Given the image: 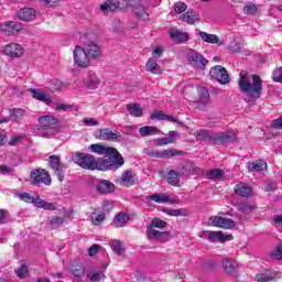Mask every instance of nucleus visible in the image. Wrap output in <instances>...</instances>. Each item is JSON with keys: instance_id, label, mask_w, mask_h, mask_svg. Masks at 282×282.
<instances>
[{"instance_id": "3", "label": "nucleus", "mask_w": 282, "mask_h": 282, "mask_svg": "<svg viewBox=\"0 0 282 282\" xmlns=\"http://www.w3.org/2000/svg\"><path fill=\"white\" fill-rule=\"evenodd\" d=\"M107 158H99V171H116L124 164L122 154L115 149V152L106 154Z\"/></svg>"}, {"instance_id": "10", "label": "nucleus", "mask_w": 282, "mask_h": 282, "mask_svg": "<svg viewBox=\"0 0 282 282\" xmlns=\"http://www.w3.org/2000/svg\"><path fill=\"white\" fill-rule=\"evenodd\" d=\"M48 165L54 171L57 180L63 182V180H65V165L62 164L61 156L51 155L48 158Z\"/></svg>"}, {"instance_id": "43", "label": "nucleus", "mask_w": 282, "mask_h": 282, "mask_svg": "<svg viewBox=\"0 0 282 282\" xmlns=\"http://www.w3.org/2000/svg\"><path fill=\"white\" fill-rule=\"evenodd\" d=\"M127 221H129V216H127L126 214H118L115 217L116 228H124V226H127Z\"/></svg>"}, {"instance_id": "32", "label": "nucleus", "mask_w": 282, "mask_h": 282, "mask_svg": "<svg viewBox=\"0 0 282 282\" xmlns=\"http://www.w3.org/2000/svg\"><path fill=\"white\" fill-rule=\"evenodd\" d=\"M247 166H248V170L251 172L261 173V171H265V169H268V163H265V161L263 160H258V161L249 162Z\"/></svg>"}, {"instance_id": "44", "label": "nucleus", "mask_w": 282, "mask_h": 282, "mask_svg": "<svg viewBox=\"0 0 282 282\" xmlns=\"http://www.w3.org/2000/svg\"><path fill=\"white\" fill-rule=\"evenodd\" d=\"M100 10L101 12H116V10H119V8L117 2L108 0L107 2L100 6Z\"/></svg>"}, {"instance_id": "19", "label": "nucleus", "mask_w": 282, "mask_h": 282, "mask_svg": "<svg viewBox=\"0 0 282 282\" xmlns=\"http://www.w3.org/2000/svg\"><path fill=\"white\" fill-rule=\"evenodd\" d=\"M84 51L88 55L90 61H97V58H100L102 55V51L100 50V46L94 42H89L84 46Z\"/></svg>"}, {"instance_id": "49", "label": "nucleus", "mask_w": 282, "mask_h": 282, "mask_svg": "<svg viewBox=\"0 0 282 282\" xmlns=\"http://www.w3.org/2000/svg\"><path fill=\"white\" fill-rule=\"evenodd\" d=\"M51 87L53 91H63V89H65V84L59 79H53L51 80Z\"/></svg>"}, {"instance_id": "51", "label": "nucleus", "mask_w": 282, "mask_h": 282, "mask_svg": "<svg viewBox=\"0 0 282 282\" xmlns=\"http://www.w3.org/2000/svg\"><path fill=\"white\" fill-rule=\"evenodd\" d=\"M91 220H93L94 226H100V224H102V221H105V214L99 213L96 215V213H93Z\"/></svg>"}, {"instance_id": "62", "label": "nucleus", "mask_w": 282, "mask_h": 282, "mask_svg": "<svg viewBox=\"0 0 282 282\" xmlns=\"http://www.w3.org/2000/svg\"><path fill=\"white\" fill-rule=\"evenodd\" d=\"M166 115L162 111H156L151 115V120H165Z\"/></svg>"}, {"instance_id": "64", "label": "nucleus", "mask_w": 282, "mask_h": 282, "mask_svg": "<svg viewBox=\"0 0 282 282\" xmlns=\"http://www.w3.org/2000/svg\"><path fill=\"white\" fill-rule=\"evenodd\" d=\"M271 127L272 129H282V117L273 120Z\"/></svg>"}, {"instance_id": "17", "label": "nucleus", "mask_w": 282, "mask_h": 282, "mask_svg": "<svg viewBox=\"0 0 282 282\" xmlns=\"http://www.w3.org/2000/svg\"><path fill=\"white\" fill-rule=\"evenodd\" d=\"M94 137L97 140H101V141L118 140V138H120V135L118 133L109 130V128L96 130L94 133Z\"/></svg>"}, {"instance_id": "2", "label": "nucleus", "mask_w": 282, "mask_h": 282, "mask_svg": "<svg viewBox=\"0 0 282 282\" xmlns=\"http://www.w3.org/2000/svg\"><path fill=\"white\" fill-rule=\"evenodd\" d=\"M166 227V221L160 219V218H154L151 221V226L148 227L147 229V235L150 241H158L159 243H166L169 239H171V236L169 235V231H160L155 228H165Z\"/></svg>"}, {"instance_id": "28", "label": "nucleus", "mask_w": 282, "mask_h": 282, "mask_svg": "<svg viewBox=\"0 0 282 282\" xmlns=\"http://www.w3.org/2000/svg\"><path fill=\"white\" fill-rule=\"evenodd\" d=\"M98 193L107 194L116 191V185L107 180H101L96 186Z\"/></svg>"}, {"instance_id": "58", "label": "nucleus", "mask_w": 282, "mask_h": 282, "mask_svg": "<svg viewBox=\"0 0 282 282\" xmlns=\"http://www.w3.org/2000/svg\"><path fill=\"white\" fill-rule=\"evenodd\" d=\"M187 6L184 2H176L174 4V10L177 12V14H182V12H185Z\"/></svg>"}, {"instance_id": "34", "label": "nucleus", "mask_w": 282, "mask_h": 282, "mask_svg": "<svg viewBox=\"0 0 282 282\" xmlns=\"http://www.w3.org/2000/svg\"><path fill=\"white\" fill-rule=\"evenodd\" d=\"M198 36H200L202 41L205 43H210L212 45H217V43H219V37L216 34H210L198 30Z\"/></svg>"}, {"instance_id": "21", "label": "nucleus", "mask_w": 282, "mask_h": 282, "mask_svg": "<svg viewBox=\"0 0 282 282\" xmlns=\"http://www.w3.org/2000/svg\"><path fill=\"white\" fill-rule=\"evenodd\" d=\"M89 151H91V153H96L97 155H110V153L116 152V148H109L100 143H95L89 145Z\"/></svg>"}, {"instance_id": "5", "label": "nucleus", "mask_w": 282, "mask_h": 282, "mask_svg": "<svg viewBox=\"0 0 282 282\" xmlns=\"http://www.w3.org/2000/svg\"><path fill=\"white\" fill-rule=\"evenodd\" d=\"M40 128L37 129L39 135L42 138H52L58 131L56 124L58 120L52 115L42 116L39 118Z\"/></svg>"}, {"instance_id": "20", "label": "nucleus", "mask_w": 282, "mask_h": 282, "mask_svg": "<svg viewBox=\"0 0 282 282\" xmlns=\"http://www.w3.org/2000/svg\"><path fill=\"white\" fill-rule=\"evenodd\" d=\"M150 158H174V155H182V151L177 150H150L148 151Z\"/></svg>"}, {"instance_id": "15", "label": "nucleus", "mask_w": 282, "mask_h": 282, "mask_svg": "<svg viewBox=\"0 0 282 282\" xmlns=\"http://www.w3.org/2000/svg\"><path fill=\"white\" fill-rule=\"evenodd\" d=\"M3 54H6V56H11L12 58H21L24 54V50L21 44L10 43L4 46Z\"/></svg>"}, {"instance_id": "16", "label": "nucleus", "mask_w": 282, "mask_h": 282, "mask_svg": "<svg viewBox=\"0 0 282 282\" xmlns=\"http://www.w3.org/2000/svg\"><path fill=\"white\" fill-rule=\"evenodd\" d=\"M230 142H237L236 131L216 133L215 144H228Z\"/></svg>"}, {"instance_id": "48", "label": "nucleus", "mask_w": 282, "mask_h": 282, "mask_svg": "<svg viewBox=\"0 0 282 282\" xmlns=\"http://www.w3.org/2000/svg\"><path fill=\"white\" fill-rule=\"evenodd\" d=\"M197 93L200 100H208L210 98V93L208 91V88L204 86L198 87Z\"/></svg>"}, {"instance_id": "12", "label": "nucleus", "mask_w": 282, "mask_h": 282, "mask_svg": "<svg viewBox=\"0 0 282 282\" xmlns=\"http://www.w3.org/2000/svg\"><path fill=\"white\" fill-rule=\"evenodd\" d=\"M205 237L212 243H224V241L232 240V236L226 235L224 231H205Z\"/></svg>"}, {"instance_id": "1", "label": "nucleus", "mask_w": 282, "mask_h": 282, "mask_svg": "<svg viewBox=\"0 0 282 282\" xmlns=\"http://www.w3.org/2000/svg\"><path fill=\"white\" fill-rule=\"evenodd\" d=\"M238 85L242 94H247L249 98L259 100L263 94V80L259 75H249L247 70L240 72Z\"/></svg>"}, {"instance_id": "23", "label": "nucleus", "mask_w": 282, "mask_h": 282, "mask_svg": "<svg viewBox=\"0 0 282 282\" xmlns=\"http://www.w3.org/2000/svg\"><path fill=\"white\" fill-rule=\"evenodd\" d=\"M135 1L137 3L132 6V10L135 17H138V19H140L141 21H148L149 11H147V8H144V6H142V3L139 0H135Z\"/></svg>"}, {"instance_id": "13", "label": "nucleus", "mask_w": 282, "mask_h": 282, "mask_svg": "<svg viewBox=\"0 0 282 282\" xmlns=\"http://www.w3.org/2000/svg\"><path fill=\"white\" fill-rule=\"evenodd\" d=\"M210 224H213L216 228H225L226 230L230 228H235V220L230 218H224L221 216H212L209 218Z\"/></svg>"}, {"instance_id": "60", "label": "nucleus", "mask_w": 282, "mask_h": 282, "mask_svg": "<svg viewBox=\"0 0 282 282\" xmlns=\"http://www.w3.org/2000/svg\"><path fill=\"white\" fill-rule=\"evenodd\" d=\"M273 80L274 83H281L282 82V68H275L273 72Z\"/></svg>"}, {"instance_id": "8", "label": "nucleus", "mask_w": 282, "mask_h": 282, "mask_svg": "<svg viewBox=\"0 0 282 282\" xmlns=\"http://www.w3.org/2000/svg\"><path fill=\"white\" fill-rule=\"evenodd\" d=\"M31 182L34 186H41L44 184L45 186L52 185V176H50V172L39 169L31 172Z\"/></svg>"}, {"instance_id": "33", "label": "nucleus", "mask_w": 282, "mask_h": 282, "mask_svg": "<svg viewBox=\"0 0 282 282\" xmlns=\"http://www.w3.org/2000/svg\"><path fill=\"white\" fill-rule=\"evenodd\" d=\"M145 72L150 74L160 75L162 74V67L158 64V61L150 58L145 64Z\"/></svg>"}, {"instance_id": "55", "label": "nucleus", "mask_w": 282, "mask_h": 282, "mask_svg": "<svg viewBox=\"0 0 282 282\" xmlns=\"http://www.w3.org/2000/svg\"><path fill=\"white\" fill-rule=\"evenodd\" d=\"M110 246L116 254H118V256L122 254V243L120 241L115 240L111 242Z\"/></svg>"}, {"instance_id": "41", "label": "nucleus", "mask_w": 282, "mask_h": 282, "mask_svg": "<svg viewBox=\"0 0 282 282\" xmlns=\"http://www.w3.org/2000/svg\"><path fill=\"white\" fill-rule=\"evenodd\" d=\"M205 175L207 180H221L225 173H224V170L221 169H214V170L207 171Z\"/></svg>"}, {"instance_id": "14", "label": "nucleus", "mask_w": 282, "mask_h": 282, "mask_svg": "<svg viewBox=\"0 0 282 282\" xmlns=\"http://www.w3.org/2000/svg\"><path fill=\"white\" fill-rule=\"evenodd\" d=\"M221 267L224 272L229 276H235L239 271V262H237L235 259L225 258L221 261Z\"/></svg>"}, {"instance_id": "29", "label": "nucleus", "mask_w": 282, "mask_h": 282, "mask_svg": "<svg viewBox=\"0 0 282 282\" xmlns=\"http://www.w3.org/2000/svg\"><path fill=\"white\" fill-rule=\"evenodd\" d=\"M72 274L75 276L76 281H83L85 276V267L82 263L73 262L69 267Z\"/></svg>"}, {"instance_id": "47", "label": "nucleus", "mask_w": 282, "mask_h": 282, "mask_svg": "<svg viewBox=\"0 0 282 282\" xmlns=\"http://www.w3.org/2000/svg\"><path fill=\"white\" fill-rule=\"evenodd\" d=\"M170 217H186V209L181 208V209H167L165 210Z\"/></svg>"}, {"instance_id": "25", "label": "nucleus", "mask_w": 282, "mask_h": 282, "mask_svg": "<svg viewBox=\"0 0 282 282\" xmlns=\"http://www.w3.org/2000/svg\"><path fill=\"white\" fill-rule=\"evenodd\" d=\"M147 202H155L156 204H173V199L166 195V193H155L147 196Z\"/></svg>"}, {"instance_id": "38", "label": "nucleus", "mask_w": 282, "mask_h": 282, "mask_svg": "<svg viewBox=\"0 0 282 282\" xmlns=\"http://www.w3.org/2000/svg\"><path fill=\"white\" fill-rule=\"evenodd\" d=\"M139 133L142 138H147V135H158L160 133V130L155 127L151 126H144L139 129Z\"/></svg>"}, {"instance_id": "24", "label": "nucleus", "mask_w": 282, "mask_h": 282, "mask_svg": "<svg viewBox=\"0 0 282 282\" xmlns=\"http://www.w3.org/2000/svg\"><path fill=\"white\" fill-rule=\"evenodd\" d=\"M28 91L32 94L35 100H40V102H45V105H50L52 102V98H50L47 93L42 89L31 88Z\"/></svg>"}, {"instance_id": "30", "label": "nucleus", "mask_w": 282, "mask_h": 282, "mask_svg": "<svg viewBox=\"0 0 282 282\" xmlns=\"http://www.w3.org/2000/svg\"><path fill=\"white\" fill-rule=\"evenodd\" d=\"M36 11L32 8H23L18 12L20 21H34Z\"/></svg>"}, {"instance_id": "50", "label": "nucleus", "mask_w": 282, "mask_h": 282, "mask_svg": "<svg viewBox=\"0 0 282 282\" xmlns=\"http://www.w3.org/2000/svg\"><path fill=\"white\" fill-rule=\"evenodd\" d=\"M63 224H65V217L55 216L50 220L52 228H58V226H63Z\"/></svg>"}, {"instance_id": "18", "label": "nucleus", "mask_w": 282, "mask_h": 282, "mask_svg": "<svg viewBox=\"0 0 282 282\" xmlns=\"http://www.w3.org/2000/svg\"><path fill=\"white\" fill-rule=\"evenodd\" d=\"M276 279H281V273L268 269L256 274V281L258 282L276 281Z\"/></svg>"}, {"instance_id": "42", "label": "nucleus", "mask_w": 282, "mask_h": 282, "mask_svg": "<svg viewBox=\"0 0 282 282\" xmlns=\"http://www.w3.org/2000/svg\"><path fill=\"white\" fill-rule=\"evenodd\" d=\"M185 171L188 175H202L204 171L198 167L194 162H189L185 165Z\"/></svg>"}, {"instance_id": "59", "label": "nucleus", "mask_w": 282, "mask_h": 282, "mask_svg": "<svg viewBox=\"0 0 282 282\" xmlns=\"http://www.w3.org/2000/svg\"><path fill=\"white\" fill-rule=\"evenodd\" d=\"M175 140L169 139V138H163V139H158L156 140V145L158 147H166V144H173Z\"/></svg>"}, {"instance_id": "40", "label": "nucleus", "mask_w": 282, "mask_h": 282, "mask_svg": "<svg viewBox=\"0 0 282 282\" xmlns=\"http://www.w3.org/2000/svg\"><path fill=\"white\" fill-rule=\"evenodd\" d=\"M98 85H100V79L96 74H89L86 78V86L88 89H98Z\"/></svg>"}, {"instance_id": "4", "label": "nucleus", "mask_w": 282, "mask_h": 282, "mask_svg": "<svg viewBox=\"0 0 282 282\" xmlns=\"http://www.w3.org/2000/svg\"><path fill=\"white\" fill-rule=\"evenodd\" d=\"M72 160L86 171H100V158L96 159V156L89 153L76 152Z\"/></svg>"}, {"instance_id": "22", "label": "nucleus", "mask_w": 282, "mask_h": 282, "mask_svg": "<svg viewBox=\"0 0 282 282\" xmlns=\"http://www.w3.org/2000/svg\"><path fill=\"white\" fill-rule=\"evenodd\" d=\"M216 134L217 133L210 130L200 129L194 132V138H196V140H206L207 142H215Z\"/></svg>"}, {"instance_id": "53", "label": "nucleus", "mask_w": 282, "mask_h": 282, "mask_svg": "<svg viewBox=\"0 0 282 282\" xmlns=\"http://www.w3.org/2000/svg\"><path fill=\"white\" fill-rule=\"evenodd\" d=\"M15 274H17V276H19V279H26L28 278V265L21 264V267L18 270H15Z\"/></svg>"}, {"instance_id": "35", "label": "nucleus", "mask_w": 282, "mask_h": 282, "mask_svg": "<svg viewBox=\"0 0 282 282\" xmlns=\"http://www.w3.org/2000/svg\"><path fill=\"white\" fill-rule=\"evenodd\" d=\"M127 110L133 118H142V115L144 113V110H142V107H140L139 104L127 105Z\"/></svg>"}, {"instance_id": "56", "label": "nucleus", "mask_w": 282, "mask_h": 282, "mask_svg": "<svg viewBox=\"0 0 282 282\" xmlns=\"http://www.w3.org/2000/svg\"><path fill=\"white\" fill-rule=\"evenodd\" d=\"M46 8H58L61 6V0H40Z\"/></svg>"}, {"instance_id": "46", "label": "nucleus", "mask_w": 282, "mask_h": 282, "mask_svg": "<svg viewBox=\"0 0 282 282\" xmlns=\"http://www.w3.org/2000/svg\"><path fill=\"white\" fill-rule=\"evenodd\" d=\"M137 3L135 0H117V7L119 10H127V8H133V4Z\"/></svg>"}, {"instance_id": "57", "label": "nucleus", "mask_w": 282, "mask_h": 282, "mask_svg": "<svg viewBox=\"0 0 282 282\" xmlns=\"http://www.w3.org/2000/svg\"><path fill=\"white\" fill-rule=\"evenodd\" d=\"M10 221V214L8 210L0 209V224H8Z\"/></svg>"}, {"instance_id": "54", "label": "nucleus", "mask_w": 282, "mask_h": 282, "mask_svg": "<svg viewBox=\"0 0 282 282\" xmlns=\"http://www.w3.org/2000/svg\"><path fill=\"white\" fill-rule=\"evenodd\" d=\"M88 276H90V282L105 281V272H102V271L95 272L93 275L88 274Z\"/></svg>"}, {"instance_id": "36", "label": "nucleus", "mask_w": 282, "mask_h": 282, "mask_svg": "<svg viewBox=\"0 0 282 282\" xmlns=\"http://www.w3.org/2000/svg\"><path fill=\"white\" fill-rule=\"evenodd\" d=\"M122 186H133L135 184V177L133 176V172L126 171L121 176Z\"/></svg>"}, {"instance_id": "61", "label": "nucleus", "mask_w": 282, "mask_h": 282, "mask_svg": "<svg viewBox=\"0 0 282 282\" xmlns=\"http://www.w3.org/2000/svg\"><path fill=\"white\" fill-rule=\"evenodd\" d=\"M84 124L86 127H98L100 123L98 122V120L94 118H87V119H84Z\"/></svg>"}, {"instance_id": "63", "label": "nucleus", "mask_w": 282, "mask_h": 282, "mask_svg": "<svg viewBox=\"0 0 282 282\" xmlns=\"http://www.w3.org/2000/svg\"><path fill=\"white\" fill-rule=\"evenodd\" d=\"M12 115L15 117V118H23V116H25V110L21 109V108H14L12 110Z\"/></svg>"}, {"instance_id": "7", "label": "nucleus", "mask_w": 282, "mask_h": 282, "mask_svg": "<svg viewBox=\"0 0 282 282\" xmlns=\"http://www.w3.org/2000/svg\"><path fill=\"white\" fill-rule=\"evenodd\" d=\"M73 58L76 67H80L82 69H87L91 65V59L83 46H75Z\"/></svg>"}, {"instance_id": "31", "label": "nucleus", "mask_w": 282, "mask_h": 282, "mask_svg": "<svg viewBox=\"0 0 282 282\" xmlns=\"http://www.w3.org/2000/svg\"><path fill=\"white\" fill-rule=\"evenodd\" d=\"M170 36L175 41V43H186V41H188L189 39L188 33L180 31L177 29H171Z\"/></svg>"}, {"instance_id": "26", "label": "nucleus", "mask_w": 282, "mask_h": 282, "mask_svg": "<svg viewBox=\"0 0 282 282\" xmlns=\"http://www.w3.org/2000/svg\"><path fill=\"white\" fill-rule=\"evenodd\" d=\"M181 21L188 23L189 25H195L199 22V14L195 10H188L187 12L180 15Z\"/></svg>"}, {"instance_id": "27", "label": "nucleus", "mask_w": 282, "mask_h": 282, "mask_svg": "<svg viewBox=\"0 0 282 282\" xmlns=\"http://www.w3.org/2000/svg\"><path fill=\"white\" fill-rule=\"evenodd\" d=\"M236 195L240 197H251L252 187L246 183H238L235 187Z\"/></svg>"}, {"instance_id": "9", "label": "nucleus", "mask_w": 282, "mask_h": 282, "mask_svg": "<svg viewBox=\"0 0 282 282\" xmlns=\"http://www.w3.org/2000/svg\"><path fill=\"white\" fill-rule=\"evenodd\" d=\"M209 75L220 85H228V83H230V75H228V72L221 65L212 67Z\"/></svg>"}, {"instance_id": "37", "label": "nucleus", "mask_w": 282, "mask_h": 282, "mask_svg": "<svg viewBox=\"0 0 282 282\" xmlns=\"http://www.w3.org/2000/svg\"><path fill=\"white\" fill-rule=\"evenodd\" d=\"M35 207L43 208L44 210H56V205H54L53 203H48L40 198L39 196H36Z\"/></svg>"}, {"instance_id": "11", "label": "nucleus", "mask_w": 282, "mask_h": 282, "mask_svg": "<svg viewBox=\"0 0 282 282\" xmlns=\"http://www.w3.org/2000/svg\"><path fill=\"white\" fill-rule=\"evenodd\" d=\"M0 30L4 32V34H8V36H17V34L23 30V24L17 21H7L0 24Z\"/></svg>"}, {"instance_id": "6", "label": "nucleus", "mask_w": 282, "mask_h": 282, "mask_svg": "<svg viewBox=\"0 0 282 282\" xmlns=\"http://www.w3.org/2000/svg\"><path fill=\"white\" fill-rule=\"evenodd\" d=\"M186 61L187 65H189V67H193V69L204 70L206 69V65H208V59H206V57H204L202 53L195 50H191L189 52H187Z\"/></svg>"}, {"instance_id": "39", "label": "nucleus", "mask_w": 282, "mask_h": 282, "mask_svg": "<svg viewBox=\"0 0 282 282\" xmlns=\"http://www.w3.org/2000/svg\"><path fill=\"white\" fill-rule=\"evenodd\" d=\"M181 177L182 176L176 171L172 170L167 173V182L171 184V186H177V187L182 186V184H180Z\"/></svg>"}, {"instance_id": "52", "label": "nucleus", "mask_w": 282, "mask_h": 282, "mask_svg": "<svg viewBox=\"0 0 282 282\" xmlns=\"http://www.w3.org/2000/svg\"><path fill=\"white\" fill-rule=\"evenodd\" d=\"M258 8H257V4H249V6H246L243 8V13L245 14H248L249 17H254V14H257L258 12Z\"/></svg>"}, {"instance_id": "45", "label": "nucleus", "mask_w": 282, "mask_h": 282, "mask_svg": "<svg viewBox=\"0 0 282 282\" xmlns=\"http://www.w3.org/2000/svg\"><path fill=\"white\" fill-rule=\"evenodd\" d=\"M19 199H21L22 202H26L28 204H32L34 206H36V196H32L30 195V193H20L18 194Z\"/></svg>"}]
</instances>
